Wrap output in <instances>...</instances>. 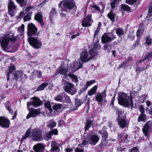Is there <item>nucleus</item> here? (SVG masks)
I'll return each mask as SVG.
<instances>
[{
	"label": "nucleus",
	"mask_w": 152,
	"mask_h": 152,
	"mask_svg": "<svg viewBox=\"0 0 152 152\" xmlns=\"http://www.w3.org/2000/svg\"><path fill=\"white\" fill-rule=\"evenodd\" d=\"M31 99L33 100L32 102H28L27 103V107L28 108H29L31 105L35 107L40 106L43 104L42 101L37 96L32 97Z\"/></svg>",
	"instance_id": "9d476101"
},
{
	"label": "nucleus",
	"mask_w": 152,
	"mask_h": 152,
	"mask_svg": "<svg viewBox=\"0 0 152 152\" xmlns=\"http://www.w3.org/2000/svg\"><path fill=\"white\" fill-rule=\"evenodd\" d=\"M75 107H76L75 109L77 110L79 107L86 101V99H80L76 98L75 99Z\"/></svg>",
	"instance_id": "4be33fe9"
},
{
	"label": "nucleus",
	"mask_w": 152,
	"mask_h": 152,
	"mask_svg": "<svg viewBox=\"0 0 152 152\" xmlns=\"http://www.w3.org/2000/svg\"><path fill=\"white\" fill-rule=\"evenodd\" d=\"M107 89H104L101 93H98L95 96L96 100L98 102V104L102 105V102L104 99H106L107 96Z\"/></svg>",
	"instance_id": "f8f14e48"
},
{
	"label": "nucleus",
	"mask_w": 152,
	"mask_h": 152,
	"mask_svg": "<svg viewBox=\"0 0 152 152\" xmlns=\"http://www.w3.org/2000/svg\"><path fill=\"white\" fill-rule=\"evenodd\" d=\"M147 116L145 113L140 114L138 117L137 121L138 122H145L146 120Z\"/></svg>",
	"instance_id": "c756f323"
},
{
	"label": "nucleus",
	"mask_w": 152,
	"mask_h": 152,
	"mask_svg": "<svg viewBox=\"0 0 152 152\" xmlns=\"http://www.w3.org/2000/svg\"><path fill=\"white\" fill-rule=\"evenodd\" d=\"M99 31V30L98 29H96L95 31L94 34V41H96V40L97 42H98V34Z\"/></svg>",
	"instance_id": "09e8293b"
},
{
	"label": "nucleus",
	"mask_w": 152,
	"mask_h": 152,
	"mask_svg": "<svg viewBox=\"0 0 152 152\" xmlns=\"http://www.w3.org/2000/svg\"><path fill=\"white\" fill-rule=\"evenodd\" d=\"M64 124V122L62 119L60 120L58 122V126H59L62 127L63 125Z\"/></svg>",
	"instance_id": "338daca9"
},
{
	"label": "nucleus",
	"mask_w": 152,
	"mask_h": 152,
	"mask_svg": "<svg viewBox=\"0 0 152 152\" xmlns=\"http://www.w3.org/2000/svg\"><path fill=\"white\" fill-rule=\"evenodd\" d=\"M45 107L48 109L50 112H52V109L51 108V105L50 101H48L45 102L44 104Z\"/></svg>",
	"instance_id": "c03bdc74"
},
{
	"label": "nucleus",
	"mask_w": 152,
	"mask_h": 152,
	"mask_svg": "<svg viewBox=\"0 0 152 152\" xmlns=\"http://www.w3.org/2000/svg\"><path fill=\"white\" fill-rule=\"evenodd\" d=\"M130 151L131 152H138L139 151L137 147H135L131 149L130 150Z\"/></svg>",
	"instance_id": "0e129e2a"
},
{
	"label": "nucleus",
	"mask_w": 152,
	"mask_h": 152,
	"mask_svg": "<svg viewBox=\"0 0 152 152\" xmlns=\"http://www.w3.org/2000/svg\"><path fill=\"white\" fill-rule=\"evenodd\" d=\"M23 74V73L22 71L18 70L13 74V75L14 77H13L12 79L13 80H16L17 81L19 78V77H21Z\"/></svg>",
	"instance_id": "a878e982"
},
{
	"label": "nucleus",
	"mask_w": 152,
	"mask_h": 152,
	"mask_svg": "<svg viewBox=\"0 0 152 152\" xmlns=\"http://www.w3.org/2000/svg\"><path fill=\"white\" fill-rule=\"evenodd\" d=\"M96 42L93 47L94 48L96 49L99 50L100 48V44H98L97 43L98 42H96Z\"/></svg>",
	"instance_id": "680f3d73"
},
{
	"label": "nucleus",
	"mask_w": 152,
	"mask_h": 152,
	"mask_svg": "<svg viewBox=\"0 0 152 152\" xmlns=\"http://www.w3.org/2000/svg\"><path fill=\"white\" fill-rule=\"evenodd\" d=\"M54 99L56 101L66 103H69L71 102L70 97L64 92L58 94Z\"/></svg>",
	"instance_id": "39448f33"
},
{
	"label": "nucleus",
	"mask_w": 152,
	"mask_h": 152,
	"mask_svg": "<svg viewBox=\"0 0 152 152\" xmlns=\"http://www.w3.org/2000/svg\"><path fill=\"white\" fill-rule=\"evenodd\" d=\"M31 134H25L23 136L20 140V142L21 143L23 141L25 140Z\"/></svg>",
	"instance_id": "5fc2aeb1"
},
{
	"label": "nucleus",
	"mask_w": 152,
	"mask_h": 152,
	"mask_svg": "<svg viewBox=\"0 0 152 152\" xmlns=\"http://www.w3.org/2000/svg\"><path fill=\"white\" fill-rule=\"evenodd\" d=\"M19 4L21 7H23L26 6L27 2V0H15Z\"/></svg>",
	"instance_id": "ea45409f"
},
{
	"label": "nucleus",
	"mask_w": 152,
	"mask_h": 152,
	"mask_svg": "<svg viewBox=\"0 0 152 152\" xmlns=\"http://www.w3.org/2000/svg\"><path fill=\"white\" fill-rule=\"evenodd\" d=\"M32 140L35 141H42L43 140L42 134H32Z\"/></svg>",
	"instance_id": "aec40b11"
},
{
	"label": "nucleus",
	"mask_w": 152,
	"mask_h": 152,
	"mask_svg": "<svg viewBox=\"0 0 152 152\" xmlns=\"http://www.w3.org/2000/svg\"><path fill=\"white\" fill-rule=\"evenodd\" d=\"M62 80L64 84H66V85L64 86V89L65 91L70 94L72 95L75 94L76 91L75 90L71 91L74 87V85L64 79H62Z\"/></svg>",
	"instance_id": "1a4fd4ad"
},
{
	"label": "nucleus",
	"mask_w": 152,
	"mask_h": 152,
	"mask_svg": "<svg viewBox=\"0 0 152 152\" xmlns=\"http://www.w3.org/2000/svg\"><path fill=\"white\" fill-rule=\"evenodd\" d=\"M116 16V13L113 12V10H110L109 12L107 15V17L113 23L115 21Z\"/></svg>",
	"instance_id": "5701e85b"
},
{
	"label": "nucleus",
	"mask_w": 152,
	"mask_h": 152,
	"mask_svg": "<svg viewBox=\"0 0 152 152\" xmlns=\"http://www.w3.org/2000/svg\"><path fill=\"white\" fill-rule=\"evenodd\" d=\"M24 25L23 24H22L20 27H19L18 28V30L19 31H24Z\"/></svg>",
	"instance_id": "e2e57ef3"
},
{
	"label": "nucleus",
	"mask_w": 152,
	"mask_h": 152,
	"mask_svg": "<svg viewBox=\"0 0 152 152\" xmlns=\"http://www.w3.org/2000/svg\"><path fill=\"white\" fill-rule=\"evenodd\" d=\"M108 141H105L101 140V142L99 145L97 146V148L101 150L104 148L107 145Z\"/></svg>",
	"instance_id": "37998d69"
},
{
	"label": "nucleus",
	"mask_w": 152,
	"mask_h": 152,
	"mask_svg": "<svg viewBox=\"0 0 152 152\" xmlns=\"http://www.w3.org/2000/svg\"><path fill=\"white\" fill-rule=\"evenodd\" d=\"M113 46V44L110 43L108 44H106L103 46L104 50H106L108 47L111 48Z\"/></svg>",
	"instance_id": "4d7b16f0"
},
{
	"label": "nucleus",
	"mask_w": 152,
	"mask_h": 152,
	"mask_svg": "<svg viewBox=\"0 0 152 152\" xmlns=\"http://www.w3.org/2000/svg\"><path fill=\"white\" fill-rule=\"evenodd\" d=\"M48 85V83L47 82H44L39 86L36 89V91H39L43 90Z\"/></svg>",
	"instance_id": "473e14b6"
},
{
	"label": "nucleus",
	"mask_w": 152,
	"mask_h": 152,
	"mask_svg": "<svg viewBox=\"0 0 152 152\" xmlns=\"http://www.w3.org/2000/svg\"><path fill=\"white\" fill-rule=\"evenodd\" d=\"M45 145L41 143H39L34 145L33 149L35 152H43L45 148Z\"/></svg>",
	"instance_id": "a211bd4d"
},
{
	"label": "nucleus",
	"mask_w": 152,
	"mask_h": 152,
	"mask_svg": "<svg viewBox=\"0 0 152 152\" xmlns=\"http://www.w3.org/2000/svg\"><path fill=\"white\" fill-rule=\"evenodd\" d=\"M8 13L11 17L15 15L14 13H15L16 9V6L14 4L13 1L12 0L9 2V4L8 6Z\"/></svg>",
	"instance_id": "ddd939ff"
},
{
	"label": "nucleus",
	"mask_w": 152,
	"mask_h": 152,
	"mask_svg": "<svg viewBox=\"0 0 152 152\" xmlns=\"http://www.w3.org/2000/svg\"><path fill=\"white\" fill-rule=\"evenodd\" d=\"M152 123L150 121L147 122L143 126L142 130L143 133H148L152 130Z\"/></svg>",
	"instance_id": "f3484780"
},
{
	"label": "nucleus",
	"mask_w": 152,
	"mask_h": 152,
	"mask_svg": "<svg viewBox=\"0 0 152 152\" xmlns=\"http://www.w3.org/2000/svg\"><path fill=\"white\" fill-rule=\"evenodd\" d=\"M128 37L129 39L131 41H133L134 38V36L133 34L131 33H130L128 35Z\"/></svg>",
	"instance_id": "69168bd1"
},
{
	"label": "nucleus",
	"mask_w": 152,
	"mask_h": 152,
	"mask_svg": "<svg viewBox=\"0 0 152 152\" xmlns=\"http://www.w3.org/2000/svg\"><path fill=\"white\" fill-rule=\"evenodd\" d=\"M88 88V87L86 86L85 85H84V87H82L79 90L78 92V95H80L84 91H86Z\"/></svg>",
	"instance_id": "3c124183"
},
{
	"label": "nucleus",
	"mask_w": 152,
	"mask_h": 152,
	"mask_svg": "<svg viewBox=\"0 0 152 152\" xmlns=\"http://www.w3.org/2000/svg\"><path fill=\"white\" fill-rule=\"evenodd\" d=\"M28 41L29 45L35 49H39L41 48L42 45L41 41L37 38L33 36L29 37Z\"/></svg>",
	"instance_id": "20e7f679"
},
{
	"label": "nucleus",
	"mask_w": 152,
	"mask_h": 152,
	"mask_svg": "<svg viewBox=\"0 0 152 152\" xmlns=\"http://www.w3.org/2000/svg\"><path fill=\"white\" fill-rule=\"evenodd\" d=\"M152 57V52L147 53L145 56L144 59L139 61L138 64L142 63L145 60H148L149 61L151 58Z\"/></svg>",
	"instance_id": "72a5a7b5"
},
{
	"label": "nucleus",
	"mask_w": 152,
	"mask_h": 152,
	"mask_svg": "<svg viewBox=\"0 0 152 152\" xmlns=\"http://www.w3.org/2000/svg\"><path fill=\"white\" fill-rule=\"evenodd\" d=\"M116 33L119 37H121V36L124 34V31L122 28H118L116 29Z\"/></svg>",
	"instance_id": "a19ab883"
},
{
	"label": "nucleus",
	"mask_w": 152,
	"mask_h": 152,
	"mask_svg": "<svg viewBox=\"0 0 152 152\" xmlns=\"http://www.w3.org/2000/svg\"><path fill=\"white\" fill-rule=\"evenodd\" d=\"M27 34L28 37L35 36L38 35V28L33 23H30L27 26Z\"/></svg>",
	"instance_id": "0eeeda50"
},
{
	"label": "nucleus",
	"mask_w": 152,
	"mask_h": 152,
	"mask_svg": "<svg viewBox=\"0 0 152 152\" xmlns=\"http://www.w3.org/2000/svg\"><path fill=\"white\" fill-rule=\"evenodd\" d=\"M147 97L148 95L147 94H145L142 95L139 98V100L141 103H143L144 102Z\"/></svg>",
	"instance_id": "de8ad7c7"
},
{
	"label": "nucleus",
	"mask_w": 152,
	"mask_h": 152,
	"mask_svg": "<svg viewBox=\"0 0 152 152\" xmlns=\"http://www.w3.org/2000/svg\"><path fill=\"white\" fill-rule=\"evenodd\" d=\"M63 6L64 8L61 9V11H66L67 9L72 10L76 7L75 3L74 0H64L63 1Z\"/></svg>",
	"instance_id": "6e6552de"
},
{
	"label": "nucleus",
	"mask_w": 152,
	"mask_h": 152,
	"mask_svg": "<svg viewBox=\"0 0 152 152\" xmlns=\"http://www.w3.org/2000/svg\"><path fill=\"white\" fill-rule=\"evenodd\" d=\"M62 107V105L61 104L55 103L53 105L52 107L54 110L57 112L61 111Z\"/></svg>",
	"instance_id": "c85d7f7f"
},
{
	"label": "nucleus",
	"mask_w": 152,
	"mask_h": 152,
	"mask_svg": "<svg viewBox=\"0 0 152 152\" xmlns=\"http://www.w3.org/2000/svg\"><path fill=\"white\" fill-rule=\"evenodd\" d=\"M97 88L98 86L97 85L94 86L91 89L88 91V94L89 96H91L94 94L96 93Z\"/></svg>",
	"instance_id": "2f4dec72"
},
{
	"label": "nucleus",
	"mask_w": 152,
	"mask_h": 152,
	"mask_svg": "<svg viewBox=\"0 0 152 152\" xmlns=\"http://www.w3.org/2000/svg\"><path fill=\"white\" fill-rule=\"evenodd\" d=\"M116 3V2L113 1L110 3V7L112 8L111 10H113L115 8V4Z\"/></svg>",
	"instance_id": "774afa93"
},
{
	"label": "nucleus",
	"mask_w": 152,
	"mask_h": 152,
	"mask_svg": "<svg viewBox=\"0 0 152 152\" xmlns=\"http://www.w3.org/2000/svg\"><path fill=\"white\" fill-rule=\"evenodd\" d=\"M116 113L118 114L117 121L118 124L120 128L123 129L126 127L127 125L126 117V115H122L123 112L121 109L118 108H115Z\"/></svg>",
	"instance_id": "f03ea898"
},
{
	"label": "nucleus",
	"mask_w": 152,
	"mask_h": 152,
	"mask_svg": "<svg viewBox=\"0 0 152 152\" xmlns=\"http://www.w3.org/2000/svg\"><path fill=\"white\" fill-rule=\"evenodd\" d=\"M138 0H126L125 3L126 4L131 5H133L134 7L135 6L136 8L138 6V4L136 3V2Z\"/></svg>",
	"instance_id": "f704fd0d"
},
{
	"label": "nucleus",
	"mask_w": 152,
	"mask_h": 152,
	"mask_svg": "<svg viewBox=\"0 0 152 152\" xmlns=\"http://www.w3.org/2000/svg\"><path fill=\"white\" fill-rule=\"evenodd\" d=\"M148 10V15L151 17L152 16V1L149 3Z\"/></svg>",
	"instance_id": "49530a36"
},
{
	"label": "nucleus",
	"mask_w": 152,
	"mask_h": 152,
	"mask_svg": "<svg viewBox=\"0 0 152 152\" xmlns=\"http://www.w3.org/2000/svg\"><path fill=\"white\" fill-rule=\"evenodd\" d=\"M17 40L16 37H5L0 41L1 46L4 50H6L8 48L9 42H15Z\"/></svg>",
	"instance_id": "423d86ee"
},
{
	"label": "nucleus",
	"mask_w": 152,
	"mask_h": 152,
	"mask_svg": "<svg viewBox=\"0 0 152 152\" xmlns=\"http://www.w3.org/2000/svg\"><path fill=\"white\" fill-rule=\"evenodd\" d=\"M108 33H104L101 37V42L102 44H105L112 41L116 37L113 36L112 37H110L108 34Z\"/></svg>",
	"instance_id": "4468645a"
},
{
	"label": "nucleus",
	"mask_w": 152,
	"mask_h": 152,
	"mask_svg": "<svg viewBox=\"0 0 152 152\" xmlns=\"http://www.w3.org/2000/svg\"><path fill=\"white\" fill-rule=\"evenodd\" d=\"M5 106L10 114L13 115L14 111L11 108V105L9 101H7V103H4Z\"/></svg>",
	"instance_id": "bb28decb"
},
{
	"label": "nucleus",
	"mask_w": 152,
	"mask_h": 152,
	"mask_svg": "<svg viewBox=\"0 0 152 152\" xmlns=\"http://www.w3.org/2000/svg\"><path fill=\"white\" fill-rule=\"evenodd\" d=\"M42 130L38 128H36L32 130V133H42Z\"/></svg>",
	"instance_id": "13d9d810"
},
{
	"label": "nucleus",
	"mask_w": 152,
	"mask_h": 152,
	"mask_svg": "<svg viewBox=\"0 0 152 152\" xmlns=\"http://www.w3.org/2000/svg\"><path fill=\"white\" fill-rule=\"evenodd\" d=\"M118 95L117 99L119 104L126 107L130 106V96H128L127 94H125L123 92L118 94Z\"/></svg>",
	"instance_id": "7ed1b4c3"
},
{
	"label": "nucleus",
	"mask_w": 152,
	"mask_h": 152,
	"mask_svg": "<svg viewBox=\"0 0 152 152\" xmlns=\"http://www.w3.org/2000/svg\"><path fill=\"white\" fill-rule=\"evenodd\" d=\"M139 111H140V112L141 113V114L145 113V108L142 105H140L139 107Z\"/></svg>",
	"instance_id": "052dcab7"
},
{
	"label": "nucleus",
	"mask_w": 152,
	"mask_h": 152,
	"mask_svg": "<svg viewBox=\"0 0 152 152\" xmlns=\"http://www.w3.org/2000/svg\"><path fill=\"white\" fill-rule=\"evenodd\" d=\"M99 138L98 136L93 135L89 138L88 142L91 145H95L99 141Z\"/></svg>",
	"instance_id": "dca6fc26"
},
{
	"label": "nucleus",
	"mask_w": 152,
	"mask_h": 152,
	"mask_svg": "<svg viewBox=\"0 0 152 152\" xmlns=\"http://www.w3.org/2000/svg\"><path fill=\"white\" fill-rule=\"evenodd\" d=\"M102 140L108 141L107 139L108 137V134H102Z\"/></svg>",
	"instance_id": "603ef678"
},
{
	"label": "nucleus",
	"mask_w": 152,
	"mask_h": 152,
	"mask_svg": "<svg viewBox=\"0 0 152 152\" xmlns=\"http://www.w3.org/2000/svg\"><path fill=\"white\" fill-rule=\"evenodd\" d=\"M96 80H91L90 81L87 82L85 85L88 88V87L91 85H92L94 83H96Z\"/></svg>",
	"instance_id": "864d4df0"
},
{
	"label": "nucleus",
	"mask_w": 152,
	"mask_h": 152,
	"mask_svg": "<svg viewBox=\"0 0 152 152\" xmlns=\"http://www.w3.org/2000/svg\"><path fill=\"white\" fill-rule=\"evenodd\" d=\"M130 99L129 101L130 100V104H129L130 106H131L132 108L134 106V104L133 103V102L132 100V99L133 98V97L131 96V92H130Z\"/></svg>",
	"instance_id": "bf43d9fd"
},
{
	"label": "nucleus",
	"mask_w": 152,
	"mask_h": 152,
	"mask_svg": "<svg viewBox=\"0 0 152 152\" xmlns=\"http://www.w3.org/2000/svg\"><path fill=\"white\" fill-rule=\"evenodd\" d=\"M68 69H65L64 67H61L60 66L59 68L58 73L63 75H66L68 72Z\"/></svg>",
	"instance_id": "4c0bfd02"
},
{
	"label": "nucleus",
	"mask_w": 152,
	"mask_h": 152,
	"mask_svg": "<svg viewBox=\"0 0 152 152\" xmlns=\"http://www.w3.org/2000/svg\"><path fill=\"white\" fill-rule=\"evenodd\" d=\"M67 75L69 77L72 79L73 81H74L75 83H77L78 82V80L77 76L73 74L68 73Z\"/></svg>",
	"instance_id": "58836bf2"
},
{
	"label": "nucleus",
	"mask_w": 152,
	"mask_h": 152,
	"mask_svg": "<svg viewBox=\"0 0 152 152\" xmlns=\"http://www.w3.org/2000/svg\"><path fill=\"white\" fill-rule=\"evenodd\" d=\"M10 122L9 118L5 116L0 117V126L4 129L9 128Z\"/></svg>",
	"instance_id": "9b49d317"
},
{
	"label": "nucleus",
	"mask_w": 152,
	"mask_h": 152,
	"mask_svg": "<svg viewBox=\"0 0 152 152\" xmlns=\"http://www.w3.org/2000/svg\"><path fill=\"white\" fill-rule=\"evenodd\" d=\"M145 43L148 46H150L152 44V38H150V36L146 37L145 38Z\"/></svg>",
	"instance_id": "a18cd8bd"
},
{
	"label": "nucleus",
	"mask_w": 152,
	"mask_h": 152,
	"mask_svg": "<svg viewBox=\"0 0 152 152\" xmlns=\"http://www.w3.org/2000/svg\"><path fill=\"white\" fill-rule=\"evenodd\" d=\"M28 109L30 112L26 116V118L27 119L31 117H35L40 114L39 111L36 109L33 108H31L30 109L29 108Z\"/></svg>",
	"instance_id": "2eb2a0df"
},
{
	"label": "nucleus",
	"mask_w": 152,
	"mask_h": 152,
	"mask_svg": "<svg viewBox=\"0 0 152 152\" xmlns=\"http://www.w3.org/2000/svg\"><path fill=\"white\" fill-rule=\"evenodd\" d=\"M45 134L43 137V139H44L46 141H48L51 139L52 135H57L58 134Z\"/></svg>",
	"instance_id": "79ce46f5"
},
{
	"label": "nucleus",
	"mask_w": 152,
	"mask_h": 152,
	"mask_svg": "<svg viewBox=\"0 0 152 152\" xmlns=\"http://www.w3.org/2000/svg\"><path fill=\"white\" fill-rule=\"evenodd\" d=\"M8 72L6 73V77L7 81L10 80V74H12L13 71L15 70L16 68L15 66L11 65L8 67Z\"/></svg>",
	"instance_id": "b1692460"
},
{
	"label": "nucleus",
	"mask_w": 152,
	"mask_h": 152,
	"mask_svg": "<svg viewBox=\"0 0 152 152\" xmlns=\"http://www.w3.org/2000/svg\"><path fill=\"white\" fill-rule=\"evenodd\" d=\"M57 13L56 9L55 8H53L50 13V21H52L53 17Z\"/></svg>",
	"instance_id": "c9c22d12"
},
{
	"label": "nucleus",
	"mask_w": 152,
	"mask_h": 152,
	"mask_svg": "<svg viewBox=\"0 0 152 152\" xmlns=\"http://www.w3.org/2000/svg\"><path fill=\"white\" fill-rule=\"evenodd\" d=\"M121 8L122 11H124L128 12H132L133 11V10H132L129 6L125 4H121Z\"/></svg>",
	"instance_id": "cd10ccee"
},
{
	"label": "nucleus",
	"mask_w": 152,
	"mask_h": 152,
	"mask_svg": "<svg viewBox=\"0 0 152 152\" xmlns=\"http://www.w3.org/2000/svg\"><path fill=\"white\" fill-rule=\"evenodd\" d=\"M56 123L53 119H51L47 122V126L50 129H52L56 126Z\"/></svg>",
	"instance_id": "7c9ffc66"
},
{
	"label": "nucleus",
	"mask_w": 152,
	"mask_h": 152,
	"mask_svg": "<svg viewBox=\"0 0 152 152\" xmlns=\"http://www.w3.org/2000/svg\"><path fill=\"white\" fill-rule=\"evenodd\" d=\"M147 69V67H138L135 70V71L137 72V74L140 73L142 71L145 70Z\"/></svg>",
	"instance_id": "8fccbe9b"
},
{
	"label": "nucleus",
	"mask_w": 152,
	"mask_h": 152,
	"mask_svg": "<svg viewBox=\"0 0 152 152\" xmlns=\"http://www.w3.org/2000/svg\"><path fill=\"white\" fill-rule=\"evenodd\" d=\"M128 62V61L126 60L122 62L118 66V69H120L122 67L124 66H126Z\"/></svg>",
	"instance_id": "6e6d98bb"
},
{
	"label": "nucleus",
	"mask_w": 152,
	"mask_h": 152,
	"mask_svg": "<svg viewBox=\"0 0 152 152\" xmlns=\"http://www.w3.org/2000/svg\"><path fill=\"white\" fill-rule=\"evenodd\" d=\"M88 53L89 57H88V53L87 51H84L80 53V58L82 62H86L92 59L94 56H97L98 52L93 49H91L88 50Z\"/></svg>",
	"instance_id": "f257e3e1"
},
{
	"label": "nucleus",
	"mask_w": 152,
	"mask_h": 152,
	"mask_svg": "<svg viewBox=\"0 0 152 152\" xmlns=\"http://www.w3.org/2000/svg\"><path fill=\"white\" fill-rule=\"evenodd\" d=\"M93 124V121L89 119H86V123L85 124V132L84 133H86V131H88L89 129L91 127V125Z\"/></svg>",
	"instance_id": "393cba45"
},
{
	"label": "nucleus",
	"mask_w": 152,
	"mask_h": 152,
	"mask_svg": "<svg viewBox=\"0 0 152 152\" xmlns=\"http://www.w3.org/2000/svg\"><path fill=\"white\" fill-rule=\"evenodd\" d=\"M34 19L35 20H36L41 25H44L43 21V16L41 12L37 13L35 15Z\"/></svg>",
	"instance_id": "6ab92c4d"
},
{
	"label": "nucleus",
	"mask_w": 152,
	"mask_h": 152,
	"mask_svg": "<svg viewBox=\"0 0 152 152\" xmlns=\"http://www.w3.org/2000/svg\"><path fill=\"white\" fill-rule=\"evenodd\" d=\"M51 151H54V152H60V151L59 146L58 143L55 142L52 143L51 145Z\"/></svg>",
	"instance_id": "412c9836"
},
{
	"label": "nucleus",
	"mask_w": 152,
	"mask_h": 152,
	"mask_svg": "<svg viewBox=\"0 0 152 152\" xmlns=\"http://www.w3.org/2000/svg\"><path fill=\"white\" fill-rule=\"evenodd\" d=\"M89 23L86 20V18H84L82 21V26L83 27L90 26H91L92 24Z\"/></svg>",
	"instance_id": "e433bc0d"
}]
</instances>
